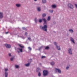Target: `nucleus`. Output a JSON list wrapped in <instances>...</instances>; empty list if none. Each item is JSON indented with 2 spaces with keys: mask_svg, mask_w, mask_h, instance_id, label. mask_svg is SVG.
Masks as SVG:
<instances>
[{
  "mask_svg": "<svg viewBox=\"0 0 77 77\" xmlns=\"http://www.w3.org/2000/svg\"><path fill=\"white\" fill-rule=\"evenodd\" d=\"M46 14L44 13L42 14V17L43 18H44V17H46Z\"/></svg>",
  "mask_w": 77,
  "mask_h": 77,
  "instance_id": "dca6fc26",
  "label": "nucleus"
},
{
  "mask_svg": "<svg viewBox=\"0 0 77 77\" xmlns=\"http://www.w3.org/2000/svg\"><path fill=\"white\" fill-rule=\"evenodd\" d=\"M55 71L56 72H57L59 73V74H61L62 72V71H61V70H60V69H57L56 68H55Z\"/></svg>",
  "mask_w": 77,
  "mask_h": 77,
  "instance_id": "423d86ee",
  "label": "nucleus"
},
{
  "mask_svg": "<svg viewBox=\"0 0 77 77\" xmlns=\"http://www.w3.org/2000/svg\"><path fill=\"white\" fill-rule=\"evenodd\" d=\"M44 7H45V6H44Z\"/></svg>",
  "mask_w": 77,
  "mask_h": 77,
  "instance_id": "de8ad7c7",
  "label": "nucleus"
},
{
  "mask_svg": "<svg viewBox=\"0 0 77 77\" xmlns=\"http://www.w3.org/2000/svg\"><path fill=\"white\" fill-rule=\"evenodd\" d=\"M42 59H44V58H45V56H42Z\"/></svg>",
  "mask_w": 77,
  "mask_h": 77,
  "instance_id": "72a5a7b5",
  "label": "nucleus"
},
{
  "mask_svg": "<svg viewBox=\"0 0 77 77\" xmlns=\"http://www.w3.org/2000/svg\"><path fill=\"white\" fill-rule=\"evenodd\" d=\"M17 51L18 52V53H20V52L18 51Z\"/></svg>",
  "mask_w": 77,
  "mask_h": 77,
  "instance_id": "79ce46f5",
  "label": "nucleus"
},
{
  "mask_svg": "<svg viewBox=\"0 0 77 77\" xmlns=\"http://www.w3.org/2000/svg\"><path fill=\"white\" fill-rule=\"evenodd\" d=\"M22 29L23 30H27V29H26V28H25L24 27H22Z\"/></svg>",
  "mask_w": 77,
  "mask_h": 77,
  "instance_id": "7c9ffc66",
  "label": "nucleus"
},
{
  "mask_svg": "<svg viewBox=\"0 0 77 77\" xmlns=\"http://www.w3.org/2000/svg\"><path fill=\"white\" fill-rule=\"evenodd\" d=\"M12 23H14V22L12 21V22H11Z\"/></svg>",
  "mask_w": 77,
  "mask_h": 77,
  "instance_id": "49530a36",
  "label": "nucleus"
},
{
  "mask_svg": "<svg viewBox=\"0 0 77 77\" xmlns=\"http://www.w3.org/2000/svg\"><path fill=\"white\" fill-rule=\"evenodd\" d=\"M38 75L39 77H40L41 75V73H40V72H39L38 73Z\"/></svg>",
  "mask_w": 77,
  "mask_h": 77,
  "instance_id": "c756f323",
  "label": "nucleus"
},
{
  "mask_svg": "<svg viewBox=\"0 0 77 77\" xmlns=\"http://www.w3.org/2000/svg\"><path fill=\"white\" fill-rule=\"evenodd\" d=\"M25 36H27V32H26L25 33Z\"/></svg>",
  "mask_w": 77,
  "mask_h": 77,
  "instance_id": "c9c22d12",
  "label": "nucleus"
},
{
  "mask_svg": "<svg viewBox=\"0 0 77 77\" xmlns=\"http://www.w3.org/2000/svg\"><path fill=\"white\" fill-rule=\"evenodd\" d=\"M8 55L9 57H11V54L10 53L8 54Z\"/></svg>",
  "mask_w": 77,
  "mask_h": 77,
  "instance_id": "e433bc0d",
  "label": "nucleus"
},
{
  "mask_svg": "<svg viewBox=\"0 0 77 77\" xmlns=\"http://www.w3.org/2000/svg\"><path fill=\"white\" fill-rule=\"evenodd\" d=\"M47 20L48 21H50V17H48Z\"/></svg>",
  "mask_w": 77,
  "mask_h": 77,
  "instance_id": "c85d7f7f",
  "label": "nucleus"
},
{
  "mask_svg": "<svg viewBox=\"0 0 77 77\" xmlns=\"http://www.w3.org/2000/svg\"><path fill=\"white\" fill-rule=\"evenodd\" d=\"M28 48L29 49V51H32V48H30V47H28Z\"/></svg>",
  "mask_w": 77,
  "mask_h": 77,
  "instance_id": "a878e982",
  "label": "nucleus"
},
{
  "mask_svg": "<svg viewBox=\"0 0 77 77\" xmlns=\"http://www.w3.org/2000/svg\"><path fill=\"white\" fill-rule=\"evenodd\" d=\"M16 6L17 8H19L20 7V6H21V5H20V4H16Z\"/></svg>",
  "mask_w": 77,
  "mask_h": 77,
  "instance_id": "4468645a",
  "label": "nucleus"
},
{
  "mask_svg": "<svg viewBox=\"0 0 77 77\" xmlns=\"http://www.w3.org/2000/svg\"><path fill=\"white\" fill-rule=\"evenodd\" d=\"M51 65H52V66H53V65H54V62H51Z\"/></svg>",
  "mask_w": 77,
  "mask_h": 77,
  "instance_id": "b1692460",
  "label": "nucleus"
},
{
  "mask_svg": "<svg viewBox=\"0 0 77 77\" xmlns=\"http://www.w3.org/2000/svg\"><path fill=\"white\" fill-rule=\"evenodd\" d=\"M56 47L57 50H61V49L60 48V46H58V45L57 46H56Z\"/></svg>",
  "mask_w": 77,
  "mask_h": 77,
  "instance_id": "f8f14e48",
  "label": "nucleus"
},
{
  "mask_svg": "<svg viewBox=\"0 0 77 77\" xmlns=\"http://www.w3.org/2000/svg\"><path fill=\"white\" fill-rule=\"evenodd\" d=\"M75 7H76V9H77V5L76 4H75Z\"/></svg>",
  "mask_w": 77,
  "mask_h": 77,
  "instance_id": "ea45409f",
  "label": "nucleus"
},
{
  "mask_svg": "<svg viewBox=\"0 0 77 77\" xmlns=\"http://www.w3.org/2000/svg\"><path fill=\"white\" fill-rule=\"evenodd\" d=\"M69 32H71V33H73V32H74V31H73V30L72 29H69Z\"/></svg>",
  "mask_w": 77,
  "mask_h": 77,
  "instance_id": "412c9836",
  "label": "nucleus"
},
{
  "mask_svg": "<svg viewBox=\"0 0 77 77\" xmlns=\"http://www.w3.org/2000/svg\"><path fill=\"white\" fill-rule=\"evenodd\" d=\"M15 68H17V69H18V68H20V66L17 65H15Z\"/></svg>",
  "mask_w": 77,
  "mask_h": 77,
  "instance_id": "a211bd4d",
  "label": "nucleus"
},
{
  "mask_svg": "<svg viewBox=\"0 0 77 77\" xmlns=\"http://www.w3.org/2000/svg\"><path fill=\"white\" fill-rule=\"evenodd\" d=\"M40 28L41 29L43 30V31L46 32H47V25H45L43 26H40Z\"/></svg>",
  "mask_w": 77,
  "mask_h": 77,
  "instance_id": "f257e3e1",
  "label": "nucleus"
},
{
  "mask_svg": "<svg viewBox=\"0 0 77 77\" xmlns=\"http://www.w3.org/2000/svg\"><path fill=\"white\" fill-rule=\"evenodd\" d=\"M37 1V0H34V2H36Z\"/></svg>",
  "mask_w": 77,
  "mask_h": 77,
  "instance_id": "a18cd8bd",
  "label": "nucleus"
},
{
  "mask_svg": "<svg viewBox=\"0 0 77 77\" xmlns=\"http://www.w3.org/2000/svg\"><path fill=\"white\" fill-rule=\"evenodd\" d=\"M39 65H42V64H41V63H39Z\"/></svg>",
  "mask_w": 77,
  "mask_h": 77,
  "instance_id": "c03bdc74",
  "label": "nucleus"
},
{
  "mask_svg": "<svg viewBox=\"0 0 77 77\" xmlns=\"http://www.w3.org/2000/svg\"><path fill=\"white\" fill-rule=\"evenodd\" d=\"M49 48H50L49 47H48V46L46 47V48H45V49L46 50H48Z\"/></svg>",
  "mask_w": 77,
  "mask_h": 77,
  "instance_id": "cd10ccee",
  "label": "nucleus"
},
{
  "mask_svg": "<svg viewBox=\"0 0 77 77\" xmlns=\"http://www.w3.org/2000/svg\"><path fill=\"white\" fill-rule=\"evenodd\" d=\"M28 40H29V41H30L31 39V38L30 37H29L28 38Z\"/></svg>",
  "mask_w": 77,
  "mask_h": 77,
  "instance_id": "58836bf2",
  "label": "nucleus"
},
{
  "mask_svg": "<svg viewBox=\"0 0 77 77\" xmlns=\"http://www.w3.org/2000/svg\"><path fill=\"white\" fill-rule=\"evenodd\" d=\"M38 22L39 23H42V19H39L38 20Z\"/></svg>",
  "mask_w": 77,
  "mask_h": 77,
  "instance_id": "aec40b11",
  "label": "nucleus"
},
{
  "mask_svg": "<svg viewBox=\"0 0 77 77\" xmlns=\"http://www.w3.org/2000/svg\"><path fill=\"white\" fill-rule=\"evenodd\" d=\"M8 71V69L5 68L4 73L5 77H8V73L7 72Z\"/></svg>",
  "mask_w": 77,
  "mask_h": 77,
  "instance_id": "f03ea898",
  "label": "nucleus"
},
{
  "mask_svg": "<svg viewBox=\"0 0 77 77\" xmlns=\"http://www.w3.org/2000/svg\"><path fill=\"white\" fill-rule=\"evenodd\" d=\"M30 64V63H28L27 64H25V65L26 66H27V67H28V66H29Z\"/></svg>",
  "mask_w": 77,
  "mask_h": 77,
  "instance_id": "f3484780",
  "label": "nucleus"
},
{
  "mask_svg": "<svg viewBox=\"0 0 77 77\" xmlns=\"http://www.w3.org/2000/svg\"><path fill=\"white\" fill-rule=\"evenodd\" d=\"M70 67V65H69V66H67L66 68V69L67 70L69 69V67Z\"/></svg>",
  "mask_w": 77,
  "mask_h": 77,
  "instance_id": "6ab92c4d",
  "label": "nucleus"
},
{
  "mask_svg": "<svg viewBox=\"0 0 77 77\" xmlns=\"http://www.w3.org/2000/svg\"><path fill=\"white\" fill-rule=\"evenodd\" d=\"M19 46L21 48H17V49L18 50H19V51H20L21 53H22L23 52V48H24V46H23V45H19Z\"/></svg>",
  "mask_w": 77,
  "mask_h": 77,
  "instance_id": "7ed1b4c3",
  "label": "nucleus"
},
{
  "mask_svg": "<svg viewBox=\"0 0 77 77\" xmlns=\"http://www.w3.org/2000/svg\"><path fill=\"white\" fill-rule=\"evenodd\" d=\"M70 40L71 42H72L73 44H75V42H74V39L72 37H70Z\"/></svg>",
  "mask_w": 77,
  "mask_h": 77,
  "instance_id": "1a4fd4ad",
  "label": "nucleus"
},
{
  "mask_svg": "<svg viewBox=\"0 0 77 77\" xmlns=\"http://www.w3.org/2000/svg\"><path fill=\"white\" fill-rule=\"evenodd\" d=\"M34 21L35 23H37V22H38V20H37V19L36 18H35Z\"/></svg>",
  "mask_w": 77,
  "mask_h": 77,
  "instance_id": "393cba45",
  "label": "nucleus"
},
{
  "mask_svg": "<svg viewBox=\"0 0 77 77\" xmlns=\"http://www.w3.org/2000/svg\"><path fill=\"white\" fill-rule=\"evenodd\" d=\"M49 12H51V13H52L53 11V10H49Z\"/></svg>",
  "mask_w": 77,
  "mask_h": 77,
  "instance_id": "473e14b6",
  "label": "nucleus"
},
{
  "mask_svg": "<svg viewBox=\"0 0 77 77\" xmlns=\"http://www.w3.org/2000/svg\"><path fill=\"white\" fill-rule=\"evenodd\" d=\"M5 46L7 48H11V45L9 44H5Z\"/></svg>",
  "mask_w": 77,
  "mask_h": 77,
  "instance_id": "9d476101",
  "label": "nucleus"
},
{
  "mask_svg": "<svg viewBox=\"0 0 77 77\" xmlns=\"http://www.w3.org/2000/svg\"><path fill=\"white\" fill-rule=\"evenodd\" d=\"M37 10L38 12H40L41 11V7H38L37 8Z\"/></svg>",
  "mask_w": 77,
  "mask_h": 77,
  "instance_id": "2eb2a0df",
  "label": "nucleus"
},
{
  "mask_svg": "<svg viewBox=\"0 0 77 77\" xmlns=\"http://www.w3.org/2000/svg\"><path fill=\"white\" fill-rule=\"evenodd\" d=\"M42 21H43L44 23V24H47V20L45 18H42Z\"/></svg>",
  "mask_w": 77,
  "mask_h": 77,
  "instance_id": "6e6552de",
  "label": "nucleus"
},
{
  "mask_svg": "<svg viewBox=\"0 0 77 77\" xmlns=\"http://www.w3.org/2000/svg\"><path fill=\"white\" fill-rule=\"evenodd\" d=\"M42 47H40L39 49V51L41 50V49H42Z\"/></svg>",
  "mask_w": 77,
  "mask_h": 77,
  "instance_id": "f704fd0d",
  "label": "nucleus"
},
{
  "mask_svg": "<svg viewBox=\"0 0 77 77\" xmlns=\"http://www.w3.org/2000/svg\"><path fill=\"white\" fill-rule=\"evenodd\" d=\"M29 62H32V59L29 60Z\"/></svg>",
  "mask_w": 77,
  "mask_h": 77,
  "instance_id": "4c0bfd02",
  "label": "nucleus"
},
{
  "mask_svg": "<svg viewBox=\"0 0 77 77\" xmlns=\"http://www.w3.org/2000/svg\"><path fill=\"white\" fill-rule=\"evenodd\" d=\"M22 22V23H23V21Z\"/></svg>",
  "mask_w": 77,
  "mask_h": 77,
  "instance_id": "09e8293b",
  "label": "nucleus"
},
{
  "mask_svg": "<svg viewBox=\"0 0 77 77\" xmlns=\"http://www.w3.org/2000/svg\"><path fill=\"white\" fill-rule=\"evenodd\" d=\"M37 72H40V71H41V70L39 68H38L37 69Z\"/></svg>",
  "mask_w": 77,
  "mask_h": 77,
  "instance_id": "ddd939ff",
  "label": "nucleus"
},
{
  "mask_svg": "<svg viewBox=\"0 0 77 77\" xmlns=\"http://www.w3.org/2000/svg\"><path fill=\"white\" fill-rule=\"evenodd\" d=\"M54 44L56 46V47L57 46V45H57V43L56 42H54Z\"/></svg>",
  "mask_w": 77,
  "mask_h": 77,
  "instance_id": "bb28decb",
  "label": "nucleus"
},
{
  "mask_svg": "<svg viewBox=\"0 0 77 77\" xmlns=\"http://www.w3.org/2000/svg\"><path fill=\"white\" fill-rule=\"evenodd\" d=\"M14 59V57H12V58H11L10 59V60H11V61H12V60H13Z\"/></svg>",
  "mask_w": 77,
  "mask_h": 77,
  "instance_id": "2f4dec72",
  "label": "nucleus"
},
{
  "mask_svg": "<svg viewBox=\"0 0 77 77\" xmlns=\"http://www.w3.org/2000/svg\"><path fill=\"white\" fill-rule=\"evenodd\" d=\"M52 8H54L56 7V6L55 5H53L52 6Z\"/></svg>",
  "mask_w": 77,
  "mask_h": 77,
  "instance_id": "5701e85b",
  "label": "nucleus"
},
{
  "mask_svg": "<svg viewBox=\"0 0 77 77\" xmlns=\"http://www.w3.org/2000/svg\"><path fill=\"white\" fill-rule=\"evenodd\" d=\"M43 76L45 77L48 75L49 72L47 70H44L43 71Z\"/></svg>",
  "mask_w": 77,
  "mask_h": 77,
  "instance_id": "20e7f679",
  "label": "nucleus"
},
{
  "mask_svg": "<svg viewBox=\"0 0 77 77\" xmlns=\"http://www.w3.org/2000/svg\"><path fill=\"white\" fill-rule=\"evenodd\" d=\"M68 52L69 54L71 55L72 54V49L71 48H69L68 50Z\"/></svg>",
  "mask_w": 77,
  "mask_h": 77,
  "instance_id": "0eeeda50",
  "label": "nucleus"
},
{
  "mask_svg": "<svg viewBox=\"0 0 77 77\" xmlns=\"http://www.w3.org/2000/svg\"><path fill=\"white\" fill-rule=\"evenodd\" d=\"M3 13L2 12H0V18H3Z\"/></svg>",
  "mask_w": 77,
  "mask_h": 77,
  "instance_id": "9b49d317",
  "label": "nucleus"
},
{
  "mask_svg": "<svg viewBox=\"0 0 77 77\" xmlns=\"http://www.w3.org/2000/svg\"><path fill=\"white\" fill-rule=\"evenodd\" d=\"M8 33H9V32H5V34H8Z\"/></svg>",
  "mask_w": 77,
  "mask_h": 77,
  "instance_id": "37998d69",
  "label": "nucleus"
},
{
  "mask_svg": "<svg viewBox=\"0 0 77 77\" xmlns=\"http://www.w3.org/2000/svg\"><path fill=\"white\" fill-rule=\"evenodd\" d=\"M20 37L21 38H22L23 39H24V38H25L24 37L22 36H20Z\"/></svg>",
  "mask_w": 77,
  "mask_h": 77,
  "instance_id": "a19ab883",
  "label": "nucleus"
},
{
  "mask_svg": "<svg viewBox=\"0 0 77 77\" xmlns=\"http://www.w3.org/2000/svg\"><path fill=\"white\" fill-rule=\"evenodd\" d=\"M42 2L43 3H46V0H42Z\"/></svg>",
  "mask_w": 77,
  "mask_h": 77,
  "instance_id": "4be33fe9",
  "label": "nucleus"
},
{
  "mask_svg": "<svg viewBox=\"0 0 77 77\" xmlns=\"http://www.w3.org/2000/svg\"><path fill=\"white\" fill-rule=\"evenodd\" d=\"M68 6L69 8H70V9H74V6H73V5L71 4H68Z\"/></svg>",
  "mask_w": 77,
  "mask_h": 77,
  "instance_id": "39448f33",
  "label": "nucleus"
}]
</instances>
